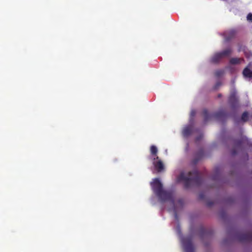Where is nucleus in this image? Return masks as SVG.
Here are the masks:
<instances>
[{
    "label": "nucleus",
    "mask_w": 252,
    "mask_h": 252,
    "mask_svg": "<svg viewBox=\"0 0 252 252\" xmlns=\"http://www.w3.org/2000/svg\"><path fill=\"white\" fill-rule=\"evenodd\" d=\"M218 177L217 176H214L213 177V179L214 180H216L218 179Z\"/></svg>",
    "instance_id": "obj_26"
},
{
    "label": "nucleus",
    "mask_w": 252,
    "mask_h": 252,
    "mask_svg": "<svg viewBox=\"0 0 252 252\" xmlns=\"http://www.w3.org/2000/svg\"><path fill=\"white\" fill-rule=\"evenodd\" d=\"M190 115L191 117H194L195 115V111L194 110L191 111Z\"/></svg>",
    "instance_id": "obj_24"
},
{
    "label": "nucleus",
    "mask_w": 252,
    "mask_h": 252,
    "mask_svg": "<svg viewBox=\"0 0 252 252\" xmlns=\"http://www.w3.org/2000/svg\"><path fill=\"white\" fill-rule=\"evenodd\" d=\"M235 34V32L234 31H231L229 32L227 34L226 33L225 35V40L226 41H229L232 38H233Z\"/></svg>",
    "instance_id": "obj_15"
},
{
    "label": "nucleus",
    "mask_w": 252,
    "mask_h": 252,
    "mask_svg": "<svg viewBox=\"0 0 252 252\" xmlns=\"http://www.w3.org/2000/svg\"><path fill=\"white\" fill-rule=\"evenodd\" d=\"M237 239L241 242H249L252 241V233L247 232L239 234L237 236Z\"/></svg>",
    "instance_id": "obj_5"
},
{
    "label": "nucleus",
    "mask_w": 252,
    "mask_h": 252,
    "mask_svg": "<svg viewBox=\"0 0 252 252\" xmlns=\"http://www.w3.org/2000/svg\"><path fill=\"white\" fill-rule=\"evenodd\" d=\"M245 62L243 58H232L229 60V63L231 65L240 64Z\"/></svg>",
    "instance_id": "obj_10"
},
{
    "label": "nucleus",
    "mask_w": 252,
    "mask_h": 252,
    "mask_svg": "<svg viewBox=\"0 0 252 252\" xmlns=\"http://www.w3.org/2000/svg\"><path fill=\"white\" fill-rule=\"evenodd\" d=\"M201 232L202 234H206L207 233L206 230L204 228H201Z\"/></svg>",
    "instance_id": "obj_23"
},
{
    "label": "nucleus",
    "mask_w": 252,
    "mask_h": 252,
    "mask_svg": "<svg viewBox=\"0 0 252 252\" xmlns=\"http://www.w3.org/2000/svg\"><path fill=\"white\" fill-rule=\"evenodd\" d=\"M241 120L244 123L248 121L249 113L248 112L245 111L243 113L241 116Z\"/></svg>",
    "instance_id": "obj_17"
},
{
    "label": "nucleus",
    "mask_w": 252,
    "mask_h": 252,
    "mask_svg": "<svg viewBox=\"0 0 252 252\" xmlns=\"http://www.w3.org/2000/svg\"><path fill=\"white\" fill-rule=\"evenodd\" d=\"M221 96V94H218V97H220Z\"/></svg>",
    "instance_id": "obj_29"
},
{
    "label": "nucleus",
    "mask_w": 252,
    "mask_h": 252,
    "mask_svg": "<svg viewBox=\"0 0 252 252\" xmlns=\"http://www.w3.org/2000/svg\"><path fill=\"white\" fill-rule=\"evenodd\" d=\"M247 18L250 22H252V13H249L247 15Z\"/></svg>",
    "instance_id": "obj_21"
},
{
    "label": "nucleus",
    "mask_w": 252,
    "mask_h": 252,
    "mask_svg": "<svg viewBox=\"0 0 252 252\" xmlns=\"http://www.w3.org/2000/svg\"><path fill=\"white\" fill-rule=\"evenodd\" d=\"M220 85L221 84L220 82H217L215 86V89H217V88L219 87Z\"/></svg>",
    "instance_id": "obj_25"
},
{
    "label": "nucleus",
    "mask_w": 252,
    "mask_h": 252,
    "mask_svg": "<svg viewBox=\"0 0 252 252\" xmlns=\"http://www.w3.org/2000/svg\"><path fill=\"white\" fill-rule=\"evenodd\" d=\"M204 154V153L203 150L201 149L197 154V157L193 159V164H196L198 162V161L203 157Z\"/></svg>",
    "instance_id": "obj_14"
},
{
    "label": "nucleus",
    "mask_w": 252,
    "mask_h": 252,
    "mask_svg": "<svg viewBox=\"0 0 252 252\" xmlns=\"http://www.w3.org/2000/svg\"><path fill=\"white\" fill-rule=\"evenodd\" d=\"M207 205H213V204L212 203V202H209L207 204Z\"/></svg>",
    "instance_id": "obj_28"
},
{
    "label": "nucleus",
    "mask_w": 252,
    "mask_h": 252,
    "mask_svg": "<svg viewBox=\"0 0 252 252\" xmlns=\"http://www.w3.org/2000/svg\"><path fill=\"white\" fill-rule=\"evenodd\" d=\"M179 180L184 182V187L186 189L190 188L191 185L199 186L202 182V179L197 170L189 172L188 176L182 173Z\"/></svg>",
    "instance_id": "obj_2"
},
{
    "label": "nucleus",
    "mask_w": 252,
    "mask_h": 252,
    "mask_svg": "<svg viewBox=\"0 0 252 252\" xmlns=\"http://www.w3.org/2000/svg\"><path fill=\"white\" fill-rule=\"evenodd\" d=\"M168 200H167L166 201H168ZM169 201H174V196L173 197L172 199L171 200H169ZM162 202H164L165 201H162ZM173 203H174V202H173Z\"/></svg>",
    "instance_id": "obj_27"
},
{
    "label": "nucleus",
    "mask_w": 252,
    "mask_h": 252,
    "mask_svg": "<svg viewBox=\"0 0 252 252\" xmlns=\"http://www.w3.org/2000/svg\"><path fill=\"white\" fill-rule=\"evenodd\" d=\"M192 128L191 126H188L185 127L183 130L184 136L187 137L191 134Z\"/></svg>",
    "instance_id": "obj_13"
},
{
    "label": "nucleus",
    "mask_w": 252,
    "mask_h": 252,
    "mask_svg": "<svg viewBox=\"0 0 252 252\" xmlns=\"http://www.w3.org/2000/svg\"><path fill=\"white\" fill-rule=\"evenodd\" d=\"M153 160L154 161L153 163L156 170L158 172H161L163 171L164 169V166L162 161L159 159L158 157L157 156V157H155Z\"/></svg>",
    "instance_id": "obj_6"
},
{
    "label": "nucleus",
    "mask_w": 252,
    "mask_h": 252,
    "mask_svg": "<svg viewBox=\"0 0 252 252\" xmlns=\"http://www.w3.org/2000/svg\"><path fill=\"white\" fill-rule=\"evenodd\" d=\"M247 141L246 137H242L240 139L236 140L234 143V147L231 151V153L232 156L236 155L238 151L242 148L243 143H245Z\"/></svg>",
    "instance_id": "obj_3"
},
{
    "label": "nucleus",
    "mask_w": 252,
    "mask_h": 252,
    "mask_svg": "<svg viewBox=\"0 0 252 252\" xmlns=\"http://www.w3.org/2000/svg\"><path fill=\"white\" fill-rule=\"evenodd\" d=\"M183 245L186 252H194V247L190 238H184Z\"/></svg>",
    "instance_id": "obj_4"
},
{
    "label": "nucleus",
    "mask_w": 252,
    "mask_h": 252,
    "mask_svg": "<svg viewBox=\"0 0 252 252\" xmlns=\"http://www.w3.org/2000/svg\"><path fill=\"white\" fill-rule=\"evenodd\" d=\"M232 50L231 48H227L221 52H219L222 58L229 57L232 53Z\"/></svg>",
    "instance_id": "obj_12"
},
{
    "label": "nucleus",
    "mask_w": 252,
    "mask_h": 252,
    "mask_svg": "<svg viewBox=\"0 0 252 252\" xmlns=\"http://www.w3.org/2000/svg\"><path fill=\"white\" fill-rule=\"evenodd\" d=\"M173 207L174 215L175 218L177 220L178 216L177 210L178 209H181L183 206H172Z\"/></svg>",
    "instance_id": "obj_18"
},
{
    "label": "nucleus",
    "mask_w": 252,
    "mask_h": 252,
    "mask_svg": "<svg viewBox=\"0 0 252 252\" xmlns=\"http://www.w3.org/2000/svg\"><path fill=\"white\" fill-rule=\"evenodd\" d=\"M220 216L222 219H224L226 216V213L224 211H221L220 213Z\"/></svg>",
    "instance_id": "obj_22"
},
{
    "label": "nucleus",
    "mask_w": 252,
    "mask_h": 252,
    "mask_svg": "<svg viewBox=\"0 0 252 252\" xmlns=\"http://www.w3.org/2000/svg\"><path fill=\"white\" fill-rule=\"evenodd\" d=\"M227 114L223 111L221 110L214 114L213 117L218 120H223L225 119Z\"/></svg>",
    "instance_id": "obj_9"
},
{
    "label": "nucleus",
    "mask_w": 252,
    "mask_h": 252,
    "mask_svg": "<svg viewBox=\"0 0 252 252\" xmlns=\"http://www.w3.org/2000/svg\"><path fill=\"white\" fill-rule=\"evenodd\" d=\"M252 66V63L250 62L243 69L242 74L244 78H252V71L250 69Z\"/></svg>",
    "instance_id": "obj_8"
},
{
    "label": "nucleus",
    "mask_w": 252,
    "mask_h": 252,
    "mask_svg": "<svg viewBox=\"0 0 252 252\" xmlns=\"http://www.w3.org/2000/svg\"><path fill=\"white\" fill-rule=\"evenodd\" d=\"M150 152L152 155L157 157L158 153V149L155 145H152L150 148Z\"/></svg>",
    "instance_id": "obj_19"
},
{
    "label": "nucleus",
    "mask_w": 252,
    "mask_h": 252,
    "mask_svg": "<svg viewBox=\"0 0 252 252\" xmlns=\"http://www.w3.org/2000/svg\"><path fill=\"white\" fill-rule=\"evenodd\" d=\"M251 117H252V116H251Z\"/></svg>",
    "instance_id": "obj_30"
},
{
    "label": "nucleus",
    "mask_w": 252,
    "mask_h": 252,
    "mask_svg": "<svg viewBox=\"0 0 252 252\" xmlns=\"http://www.w3.org/2000/svg\"><path fill=\"white\" fill-rule=\"evenodd\" d=\"M221 59H222V56H221L220 53L218 52L214 54L211 58V61L213 63H219Z\"/></svg>",
    "instance_id": "obj_11"
},
{
    "label": "nucleus",
    "mask_w": 252,
    "mask_h": 252,
    "mask_svg": "<svg viewBox=\"0 0 252 252\" xmlns=\"http://www.w3.org/2000/svg\"><path fill=\"white\" fill-rule=\"evenodd\" d=\"M150 186L154 194L159 200L167 201L172 199L173 190L172 189H164L159 179H154L150 183Z\"/></svg>",
    "instance_id": "obj_1"
},
{
    "label": "nucleus",
    "mask_w": 252,
    "mask_h": 252,
    "mask_svg": "<svg viewBox=\"0 0 252 252\" xmlns=\"http://www.w3.org/2000/svg\"><path fill=\"white\" fill-rule=\"evenodd\" d=\"M228 103L233 109L238 106V99L236 96L235 92H233L231 93L228 98Z\"/></svg>",
    "instance_id": "obj_7"
},
{
    "label": "nucleus",
    "mask_w": 252,
    "mask_h": 252,
    "mask_svg": "<svg viewBox=\"0 0 252 252\" xmlns=\"http://www.w3.org/2000/svg\"><path fill=\"white\" fill-rule=\"evenodd\" d=\"M202 115L204 117V123H206L210 118V116L207 109H204L203 110Z\"/></svg>",
    "instance_id": "obj_16"
},
{
    "label": "nucleus",
    "mask_w": 252,
    "mask_h": 252,
    "mask_svg": "<svg viewBox=\"0 0 252 252\" xmlns=\"http://www.w3.org/2000/svg\"><path fill=\"white\" fill-rule=\"evenodd\" d=\"M224 71L222 70H218L215 72V75L217 77H220L222 75Z\"/></svg>",
    "instance_id": "obj_20"
}]
</instances>
